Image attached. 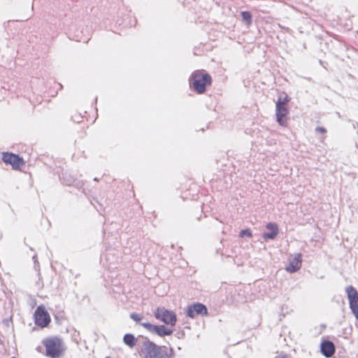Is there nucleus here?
<instances>
[{
  "label": "nucleus",
  "mask_w": 358,
  "mask_h": 358,
  "mask_svg": "<svg viewBox=\"0 0 358 358\" xmlns=\"http://www.w3.org/2000/svg\"><path fill=\"white\" fill-rule=\"evenodd\" d=\"M321 352L327 357H330L335 352V347L332 342L324 341L321 343Z\"/></svg>",
  "instance_id": "11"
},
{
  "label": "nucleus",
  "mask_w": 358,
  "mask_h": 358,
  "mask_svg": "<svg viewBox=\"0 0 358 358\" xmlns=\"http://www.w3.org/2000/svg\"><path fill=\"white\" fill-rule=\"evenodd\" d=\"M155 358H174L173 350L172 348H164L158 352Z\"/></svg>",
  "instance_id": "14"
},
{
  "label": "nucleus",
  "mask_w": 358,
  "mask_h": 358,
  "mask_svg": "<svg viewBox=\"0 0 358 358\" xmlns=\"http://www.w3.org/2000/svg\"><path fill=\"white\" fill-rule=\"evenodd\" d=\"M173 330L172 329L167 328L164 325H155L152 333L157 334L159 336H169L172 334Z\"/></svg>",
  "instance_id": "13"
},
{
  "label": "nucleus",
  "mask_w": 358,
  "mask_h": 358,
  "mask_svg": "<svg viewBox=\"0 0 358 358\" xmlns=\"http://www.w3.org/2000/svg\"><path fill=\"white\" fill-rule=\"evenodd\" d=\"M279 98H281V102H283L285 101V97L282 99V96H280Z\"/></svg>",
  "instance_id": "22"
},
{
  "label": "nucleus",
  "mask_w": 358,
  "mask_h": 358,
  "mask_svg": "<svg viewBox=\"0 0 358 358\" xmlns=\"http://www.w3.org/2000/svg\"><path fill=\"white\" fill-rule=\"evenodd\" d=\"M106 358H110V357H106Z\"/></svg>",
  "instance_id": "24"
},
{
  "label": "nucleus",
  "mask_w": 358,
  "mask_h": 358,
  "mask_svg": "<svg viewBox=\"0 0 358 358\" xmlns=\"http://www.w3.org/2000/svg\"><path fill=\"white\" fill-rule=\"evenodd\" d=\"M241 15H242L243 20H245L248 24H250L251 15L249 12L243 11L241 13Z\"/></svg>",
  "instance_id": "16"
},
{
  "label": "nucleus",
  "mask_w": 358,
  "mask_h": 358,
  "mask_svg": "<svg viewBox=\"0 0 358 358\" xmlns=\"http://www.w3.org/2000/svg\"><path fill=\"white\" fill-rule=\"evenodd\" d=\"M155 317L164 324L171 326H174L177 322L176 314L164 308H158L155 312Z\"/></svg>",
  "instance_id": "4"
},
{
  "label": "nucleus",
  "mask_w": 358,
  "mask_h": 358,
  "mask_svg": "<svg viewBox=\"0 0 358 358\" xmlns=\"http://www.w3.org/2000/svg\"><path fill=\"white\" fill-rule=\"evenodd\" d=\"M301 253H296L292 258L289 259V264L286 266L285 270L293 273L296 272L301 266Z\"/></svg>",
  "instance_id": "10"
},
{
  "label": "nucleus",
  "mask_w": 358,
  "mask_h": 358,
  "mask_svg": "<svg viewBox=\"0 0 358 358\" xmlns=\"http://www.w3.org/2000/svg\"><path fill=\"white\" fill-rule=\"evenodd\" d=\"M35 264H38V263L37 262V260H35Z\"/></svg>",
  "instance_id": "23"
},
{
  "label": "nucleus",
  "mask_w": 358,
  "mask_h": 358,
  "mask_svg": "<svg viewBox=\"0 0 358 358\" xmlns=\"http://www.w3.org/2000/svg\"><path fill=\"white\" fill-rule=\"evenodd\" d=\"M2 160L6 164H10L15 169H19L24 165V161L22 159L12 153H3Z\"/></svg>",
  "instance_id": "8"
},
{
  "label": "nucleus",
  "mask_w": 358,
  "mask_h": 358,
  "mask_svg": "<svg viewBox=\"0 0 358 358\" xmlns=\"http://www.w3.org/2000/svg\"><path fill=\"white\" fill-rule=\"evenodd\" d=\"M43 343L45 347L46 356L51 358L60 357L65 350L63 341L58 338H47Z\"/></svg>",
  "instance_id": "2"
},
{
  "label": "nucleus",
  "mask_w": 358,
  "mask_h": 358,
  "mask_svg": "<svg viewBox=\"0 0 358 358\" xmlns=\"http://www.w3.org/2000/svg\"><path fill=\"white\" fill-rule=\"evenodd\" d=\"M275 358H288V357L285 354H280Z\"/></svg>",
  "instance_id": "21"
},
{
  "label": "nucleus",
  "mask_w": 358,
  "mask_h": 358,
  "mask_svg": "<svg viewBox=\"0 0 358 358\" xmlns=\"http://www.w3.org/2000/svg\"><path fill=\"white\" fill-rule=\"evenodd\" d=\"M130 317L136 322H140L143 318L142 316L135 313H131Z\"/></svg>",
  "instance_id": "19"
},
{
  "label": "nucleus",
  "mask_w": 358,
  "mask_h": 358,
  "mask_svg": "<svg viewBox=\"0 0 358 358\" xmlns=\"http://www.w3.org/2000/svg\"><path fill=\"white\" fill-rule=\"evenodd\" d=\"M316 131H319V132H321V133H326L327 132V130L326 129H324V127H317L316 128Z\"/></svg>",
  "instance_id": "20"
},
{
  "label": "nucleus",
  "mask_w": 358,
  "mask_h": 358,
  "mask_svg": "<svg viewBox=\"0 0 358 358\" xmlns=\"http://www.w3.org/2000/svg\"><path fill=\"white\" fill-rule=\"evenodd\" d=\"M207 313V308L200 303H196L192 306H189L186 311L187 315L191 318H194L198 315H206Z\"/></svg>",
  "instance_id": "9"
},
{
  "label": "nucleus",
  "mask_w": 358,
  "mask_h": 358,
  "mask_svg": "<svg viewBox=\"0 0 358 358\" xmlns=\"http://www.w3.org/2000/svg\"><path fill=\"white\" fill-rule=\"evenodd\" d=\"M12 358H15V357H12Z\"/></svg>",
  "instance_id": "25"
},
{
  "label": "nucleus",
  "mask_w": 358,
  "mask_h": 358,
  "mask_svg": "<svg viewBox=\"0 0 358 358\" xmlns=\"http://www.w3.org/2000/svg\"><path fill=\"white\" fill-rule=\"evenodd\" d=\"M345 292L349 301L350 308L356 319L358 320V292L351 285L346 287Z\"/></svg>",
  "instance_id": "5"
},
{
  "label": "nucleus",
  "mask_w": 358,
  "mask_h": 358,
  "mask_svg": "<svg viewBox=\"0 0 358 358\" xmlns=\"http://www.w3.org/2000/svg\"><path fill=\"white\" fill-rule=\"evenodd\" d=\"M287 101V96L285 95V101L281 102V98H279L276 103V117L277 121L281 126L286 125L285 117L288 113V110L285 106V103Z\"/></svg>",
  "instance_id": "6"
},
{
  "label": "nucleus",
  "mask_w": 358,
  "mask_h": 358,
  "mask_svg": "<svg viewBox=\"0 0 358 358\" xmlns=\"http://www.w3.org/2000/svg\"><path fill=\"white\" fill-rule=\"evenodd\" d=\"M139 348V355L141 358H155L164 346L157 345L148 338H143Z\"/></svg>",
  "instance_id": "3"
},
{
  "label": "nucleus",
  "mask_w": 358,
  "mask_h": 358,
  "mask_svg": "<svg viewBox=\"0 0 358 358\" xmlns=\"http://www.w3.org/2000/svg\"><path fill=\"white\" fill-rule=\"evenodd\" d=\"M240 237H243L244 236H247L248 237L252 236V232L250 229H243L240 232Z\"/></svg>",
  "instance_id": "18"
},
{
  "label": "nucleus",
  "mask_w": 358,
  "mask_h": 358,
  "mask_svg": "<svg viewBox=\"0 0 358 358\" xmlns=\"http://www.w3.org/2000/svg\"><path fill=\"white\" fill-rule=\"evenodd\" d=\"M141 326L145 327L148 331H149L151 333H152L155 326V324H152L149 322H143V323H141Z\"/></svg>",
  "instance_id": "17"
},
{
  "label": "nucleus",
  "mask_w": 358,
  "mask_h": 358,
  "mask_svg": "<svg viewBox=\"0 0 358 358\" xmlns=\"http://www.w3.org/2000/svg\"><path fill=\"white\" fill-rule=\"evenodd\" d=\"M211 83V77L201 71H194L190 78V85L199 94L206 91V87Z\"/></svg>",
  "instance_id": "1"
},
{
  "label": "nucleus",
  "mask_w": 358,
  "mask_h": 358,
  "mask_svg": "<svg viewBox=\"0 0 358 358\" xmlns=\"http://www.w3.org/2000/svg\"><path fill=\"white\" fill-rule=\"evenodd\" d=\"M35 323L41 327L48 326L50 322L48 313L43 306H38L34 313Z\"/></svg>",
  "instance_id": "7"
},
{
  "label": "nucleus",
  "mask_w": 358,
  "mask_h": 358,
  "mask_svg": "<svg viewBox=\"0 0 358 358\" xmlns=\"http://www.w3.org/2000/svg\"><path fill=\"white\" fill-rule=\"evenodd\" d=\"M266 229L270 230V233H264V239H274L278 234V226L274 223H268L266 225Z\"/></svg>",
  "instance_id": "12"
},
{
  "label": "nucleus",
  "mask_w": 358,
  "mask_h": 358,
  "mask_svg": "<svg viewBox=\"0 0 358 358\" xmlns=\"http://www.w3.org/2000/svg\"><path fill=\"white\" fill-rule=\"evenodd\" d=\"M123 341L124 343L130 348H133L134 346L136 345V338L134 337V335L130 334L124 335Z\"/></svg>",
  "instance_id": "15"
}]
</instances>
